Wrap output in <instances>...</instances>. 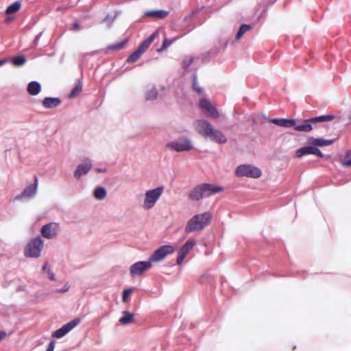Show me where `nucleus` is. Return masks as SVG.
Masks as SVG:
<instances>
[{
    "label": "nucleus",
    "instance_id": "24",
    "mask_svg": "<svg viewBox=\"0 0 351 351\" xmlns=\"http://www.w3.org/2000/svg\"><path fill=\"white\" fill-rule=\"evenodd\" d=\"M133 320L134 315L129 311H123V316L119 319V322L124 325L132 323Z\"/></svg>",
    "mask_w": 351,
    "mask_h": 351
},
{
    "label": "nucleus",
    "instance_id": "9",
    "mask_svg": "<svg viewBox=\"0 0 351 351\" xmlns=\"http://www.w3.org/2000/svg\"><path fill=\"white\" fill-rule=\"evenodd\" d=\"M59 229V223L51 222L44 225L41 228L40 232L43 237L51 239L58 235Z\"/></svg>",
    "mask_w": 351,
    "mask_h": 351
},
{
    "label": "nucleus",
    "instance_id": "19",
    "mask_svg": "<svg viewBox=\"0 0 351 351\" xmlns=\"http://www.w3.org/2000/svg\"><path fill=\"white\" fill-rule=\"evenodd\" d=\"M195 130L199 132H213L212 125L204 120H197L195 123Z\"/></svg>",
    "mask_w": 351,
    "mask_h": 351
},
{
    "label": "nucleus",
    "instance_id": "34",
    "mask_svg": "<svg viewBox=\"0 0 351 351\" xmlns=\"http://www.w3.org/2000/svg\"><path fill=\"white\" fill-rule=\"evenodd\" d=\"M193 89L197 92L198 93H201L202 92V88H200L199 86H198V84H197V77L196 76H194L193 77Z\"/></svg>",
    "mask_w": 351,
    "mask_h": 351
},
{
    "label": "nucleus",
    "instance_id": "15",
    "mask_svg": "<svg viewBox=\"0 0 351 351\" xmlns=\"http://www.w3.org/2000/svg\"><path fill=\"white\" fill-rule=\"evenodd\" d=\"M38 186V178L35 176L34 183L29 184L27 187H26L23 191L19 195L15 197L16 199H21L24 197H32L36 192Z\"/></svg>",
    "mask_w": 351,
    "mask_h": 351
},
{
    "label": "nucleus",
    "instance_id": "38",
    "mask_svg": "<svg viewBox=\"0 0 351 351\" xmlns=\"http://www.w3.org/2000/svg\"><path fill=\"white\" fill-rule=\"evenodd\" d=\"M54 349V343L53 342H51L47 348L46 351H53Z\"/></svg>",
    "mask_w": 351,
    "mask_h": 351
},
{
    "label": "nucleus",
    "instance_id": "28",
    "mask_svg": "<svg viewBox=\"0 0 351 351\" xmlns=\"http://www.w3.org/2000/svg\"><path fill=\"white\" fill-rule=\"evenodd\" d=\"M106 196V191L104 187H97L95 189L94 197L97 199H103Z\"/></svg>",
    "mask_w": 351,
    "mask_h": 351
},
{
    "label": "nucleus",
    "instance_id": "21",
    "mask_svg": "<svg viewBox=\"0 0 351 351\" xmlns=\"http://www.w3.org/2000/svg\"><path fill=\"white\" fill-rule=\"evenodd\" d=\"M60 101L58 98L53 97H46L43 101V105L47 108H53L58 106Z\"/></svg>",
    "mask_w": 351,
    "mask_h": 351
},
{
    "label": "nucleus",
    "instance_id": "27",
    "mask_svg": "<svg viewBox=\"0 0 351 351\" xmlns=\"http://www.w3.org/2000/svg\"><path fill=\"white\" fill-rule=\"evenodd\" d=\"M158 97V92L156 88L151 87L146 92L145 97L147 100L153 101L155 100Z\"/></svg>",
    "mask_w": 351,
    "mask_h": 351
},
{
    "label": "nucleus",
    "instance_id": "18",
    "mask_svg": "<svg viewBox=\"0 0 351 351\" xmlns=\"http://www.w3.org/2000/svg\"><path fill=\"white\" fill-rule=\"evenodd\" d=\"M339 138V136H337L335 138L332 139H324L322 138H312L311 139L310 143L315 146H319V147H324L327 146L332 144L337 139Z\"/></svg>",
    "mask_w": 351,
    "mask_h": 351
},
{
    "label": "nucleus",
    "instance_id": "42",
    "mask_svg": "<svg viewBox=\"0 0 351 351\" xmlns=\"http://www.w3.org/2000/svg\"><path fill=\"white\" fill-rule=\"evenodd\" d=\"M95 171L98 173H100V172H106V169H100V168H97L95 169Z\"/></svg>",
    "mask_w": 351,
    "mask_h": 351
},
{
    "label": "nucleus",
    "instance_id": "14",
    "mask_svg": "<svg viewBox=\"0 0 351 351\" xmlns=\"http://www.w3.org/2000/svg\"><path fill=\"white\" fill-rule=\"evenodd\" d=\"M308 154L316 155L317 156H318L319 158L324 157V155L321 152V151L316 147H314L313 145L303 147L298 149L295 153V156L298 158H301L303 156L308 155Z\"/></svg>",
    "mask_w": 351,
    "mask_h": 351
},
{
    "label": "nucleus",
    "instance_id": "35",
    "mask_svg": "<svg viewBox=\"0 0 351 351\" xmlns=\"http://www.w3.org/2000/svg\"><path fill=\"white\" fill-rule=\"evenodd\" d=\"M133 289H125L123 291V295H122V300H123V302H126L127 301V299L129 297V295L131 294V293L132 292Z\"/></svg>",
    "mask_w": 351,
    "mask_h": 351
},
{
    "label": "nucleus",
    "instance_id": "37",
    "mask_svg": "<svg viewBox=\"0 0 351 351\" xmlns=\"http://www.w3.org/2000/svg\"><path fill=\"white\" fill-rule=\"evenodd\" d=\"M47 274L49 276V278L51 280H55V276L54 274L50 271L49 269L47 270Z\"/></svg>",
    "mask_w": 351,
    "mask_h": 351
},
{
    "label": "nucleus",
    "instance_id": "40",
    "mask_svg": "<svg viewBox=\"0 0 351 351\" xmlns=\"http://www.w3.org/2000/svg\"><path fill=\"white\" fill-rule=\"evenodd\" d=\"M41 35H42V33H40V34H38L36 36V38H35V39H34V44L35 45H36L38 44V40H39V39H40V38Z\"/></svg>",
    "mask_w": 351,
    "mask_h": 351
},
{
    "label": "nucleus",
    "instance_id": "25",
    "mask_svg": "<svg viewBox=\"0 0 351 351\" xmlns=\"http://www.w3.org/2000/svg\"><path fill=\"white\" fill-rule=\"evenodd\" d=\"M82 90V82L79 80L75 85V87L72 89L70 94L68 95L69 98H74L77 97Z\"/></svg>",
    "mask_w": 351,
    "mask_h": 351
},
{
    "label": "nucleus",
    "instance_id": "7",
    "mask_svg": "<svg viewBox=\"0 0 351 351\" xmlns=\"http://www.w3.org/2000/svg\"><path fill=\"white\" fill-rule=\"evenodd\" d=\"M199 106L208 117L216 119L219 116V113L215 106L206 98L203 97L199 99Z\"/></svg>",
    "mask_w": 351,
    "mask_h": 351
},
{
    "label": "nucleus",
    "instance_id": "29",
    "mask_svg": "<svg viewBox=\"0 0 351 351\" xmlns=\"http://www.w3.org/2000/svg\"><path fill=\"white\" fill-rule=\"evenodd\" d=\"M251 28H252V27H251V26H250V25H242L240 27V28H239V31H238V32H237V35H236V38H236V40H240V39H241V38L243 36V35L245 32H247V31H249Z\"/></svg>",
    "mask_w": 351,
    "mask_h": 351
},
{
    "label": "nucleus",
    "instance_id": "13",
    "mask_svg": "<svg viewBox=\"0 0 351 351\" xmlns=\"http://www.w3.org/2000/svg\"><path fill=\"white\" fill-rule=\"evenodd\" d=\"M195 245V239H189L178 252L177 258V264L180 265L184 261L187 254L193 249Z\"/></svg>",
    "mask_w": 351,
    "mask_h": 351
},
{
    "label": "nucleus",
    "instance_id": "5",
    "mask_svg": "<svg viewBox=\"0 0 351 351\" xmlns=\"http://www.w3.org/2000/svg\"><path fill=\"white\" fill-rule=\"evenodd\" d=\"M235 174L238 177L258 178L262 172L258 168L250 165H241L237 167Z\"/></svg>",
    "mask_w": 351,
    "mask_h": 351
},
{
    "label": "nucleus",
    "instance_id": "16",
    "mask_svg": "<svg viewBox=\"0 0 351 351\" xmlns=\"http://www.w3.org/2000/svg\"><path fill=\"white\" fill-rule=\"evenodd\" d=\"M204 137L207 141H213L217 143H224L227 138L223 133H203Z\"/></svg>",
    "mask_w": 351,
    "mask_h": 351
},
{
    "label": "nucleus",
    "instance_id": "2",
    "mask_svg": "<svg viewBox=\"0 0 351 351\" xmlns=\"http://www.w3.org/2000/svg\"><path fill=\"white\" fill-rule=\"evenodd\" d=\"M43 247V241L38 236L27 243L24 250V254L26 257L37 258L40 256Z\"/></svg>",
    "mask_w": 351,
    "mask_h": 351
},
{
    "label": "nucleus",
    "instance_id": "17",
    "mask_svg": "<svg viewBox=\"0 0 351 351\" xmlns=\"http://www.w3.org/2000/svg\"><path fill=\"white\" fill-rule=\"evenodd\" d=\"M90 161L79 165L74 172V176L77 178H80L82 176L86 174L91 168Z\"/></svg>",
    "mask_w": 351,
    "mask_h": 351
},
{
    "label": "nucleus",
    "instance_id": "6",
    "mask_svg": "<svg viewBox=\"0 0 351 351\" xmlns=\"http://www.w3.org/2000/svg\"><path fill=\"white\" fill-rule=\"evenodd\" d=\"M166 147L171 151L178 152H188L193 149L191 143L186 138H180L169 142Z\"/></svg>",
    "mask_w": 351,
    "mask_h": 351
},
{
    "label": "nucleus",
    "instance_id": "8",
    "mask_svg": "<svg viewBox=\"0 0 351 351\" xmlns=\"http://www.w3.org/2000/svg\"><path fill=\"white\" fill-rule=\"evenodd\" d=\"M174 252V247L172 245H165L157 249L150 256L149 261L158 262L164 259L168 254Z\"/></svg>",
    "mask_w": 351,
    "mask_h": 351
},
{
    "label": "nucleus",
    "instance_id": "43",
    "mask_svg": "<svg viewBox=\"0 0 351 351\" xmlns=\"http://www.w3.org/2000/svg\"><path fill=\"white\" fill-rule=\"evenodd\" d=\"M7 62V60H2L0 61V66H2Z\"/></svg>",
    "mask_w": 351,
    "mask_h": 351
},
{
    "label": "nucleus",
    "instance_id": "33",
    "mask_svg": "<svg viewBox=\"0 0 351 351\" xmlns=\"http://www.w3.org/2000/svg\"><path fill=\"white\" fill-rule=\"evenodd\" d=\"M125 42L126 41H123V42H120V43L114 44V45H109L107 47V49L114 50V51L120 50L124 47Z\"/></svg>",
    "mask_w": 351,
    "mask_h": 351
},
{
    "label": "nucleus",
    "instance_id": "39",
    "mask_svg": "<svg viewBox=\"0 0 351 351\" xmlns=\"http://www.w3.org/2000/svg\"><path fill=\"white\" fill-rule=\"evenodd\" d=\"M73 29L74 30H79L80 29V24L77 22H75L73 24Z\"/></svg>",
    "mask_w": 351,
    "mask_h": 351
},
{
    "label": "nucleus",
    "instance_id": "3",
    "mask_svg": "<svg viewBox=\"0 0 351 351\" xmlns=\"http://www.w3.org/2000/svg\"><path fill=\"white\" fill-rule=\"evenodd\" d=\"M164 191L163 186L146 191L143 202V208L147 210L152 208Z\"/></svg>",
    "mask_w": 351,
    "mask_h": 351
},
{
    "label": "nucleus",
    "instance_id": "11",
    "mask_svg": "<svg viewBox=\"0 0 351 351\" xmlns=\"http://www.w3.org/2000/svg\"><path fill=\"white\" fill-rule=\"evenodd\" d=\"M151 261H139L136 262L134 264L132 265L130 268V274L132 276H140L144 271H147L149 268L152 267Z\"/></svg>",
    "mask_w": 351,
    "mask_h": 351
},
{
    "label": "nucleus",
    "instance_id": "41",
    "mask_svg": "<svg viewBox=\"0 0 351 351\" xmlns=\"http://www.w3.org/2000/svg\"><path fill=\"white\" fill-rule=\"evenodd\" d=\"M7 334L5 331H0V341L6 337Z\"/></svg>",
    "mask_w": 351,
    "mask_h": 351
},
{
    "label": "nucleus",
    "instance_id": "23",
    "mask_svg": "<svg viewBox=\"0 0 351 351\" xmlns=\"http://www.w3.org/2000/svg\"><path fill=\"white\" fill-rule=\"evenodd\" d=\"M189 197L190 199L193 201H199L203 198L199 185L196 186L191 190L189 195Z\"/></svg>",
    "mask_w": 351,
    "mask_h": 351
},
{
    "label": "nucleus",
    "instance_id": "44",
    "mask_svg": "<svg viewBox=\"0 0 351 351\" xmlns=\"http://www.w3.org/2000/svg\"><path fill=\"white\" fill-rule=\"evenodd\" d=\"M47 266H48L47 263H45V264L43 265V270H47H47H48V269H47Z\"/></svg>",
    "mask_w": 351,
    "mask_h": 351
},
{
    "label": "nucleus",
    "instance_id": "31",
    "mask_svg": "<svg viewBox=\"0 0 351 351\" xmlns=\"http://www.w3.org/2000/svg\"><path fill=\"white\" fill-rule=\"evenodd\" d=\"M342 165L347 167H351V151L346 153L344 159L341 162Z\"/></svg>",
    "mask_w": 351,
    "mask_h": 351
},
{
    "label": "nucleus",
    "instance_id": "36",
    "mask_svg": "<svg viewBox=\"0 0 351 351\" xmlns=\"http://www.w3.org/2000/svg\"><path fill=\"white\" fill-rule=\"evenodd\" d=\"M192 62H193V58L191 57L184 60V62H183L184 68L186 69V68L189 67L191 65V64L192 63Z\"/></svg>",
    "mask_w": 351,
    "mask_h": 351
},
{
    "label": "nucleus",
    "instance_id": "26",
    "mask_svg": "<svg viewBox=\"0 0 351 351\" xmlns=\"http://www.w3.org/2000/svg\"><path fill=\"white\" fill-rule=\"evenodd\" d=\"M21 7V1H15L14 3H12L7 8L5 12L8 14L16 13V12H18L20 10Z\"/></svg>",
    "mask_w": 351,
    "mask_h": 351
},
{
    "label": "nucleus",
    "instance_id": "10",
    "mask_svg": "<svg viewBox=\"0 0 351 351\" xmlns=\"http://www.w3.org/2000/svg\"><path fill=\"white\" fill-rule=\"evenodd\" d=\"M203 198L208 197L212 195L223 191L224 188L220 186H215L211 184L204 183L199 184Z\"/></svg>",
    "mask_w": 351,
    "mask_h": 351
},
{
    "label": "nucleus",
    "instance_id": "32",
    "mask_svg": "<svg viewBox=\"0 0 351 351\" xmlns=\"http://www.w3.org/2000/svg\"><path fill=\"white\" fill-rule=\"evenodd\" d=\"M176 38H174L173 40H168L167 38H165L162 47L158 49V51H162L163 50H165L167 48H168L171 44L176 40Z\"/></svg>",
    "mask_w": 351,
    "mask_h": 351
},
{
    "label": "nucleus",
    "instance_id": "30",
    "mask_svg": "<svg viewBox=\"0 0 351 351\" xmlns=\"http://www.w3.org/2000/svg\"><path fill=\"white\" fill-rule=\"evenodd\" d=\"M14 65L16 66H22L26 62V59L23 56H19L12 59Z\"/></svg>",
    "mask_w": 351,
    "mask_h": 351
},
{
    "label": "nucleus",
    "instance_id": "4",
    "mask_svg": "<svg viewBox=\"0 0 351 351\" xmlns=\"http://www.w3.org/2000/svg\"><path fill=\"white\" fill-rule=\"evenodd\" d=\"M158 36V31H156L148 38L145 40L138 48L132 53L128 58V62L130 63L137 61L141 55L147 50L154 40Z\"/></svg>",
    "mask_w": 351,
    "mask_h": 351
},
{
    "label": "nucleus",
    "instance_id": "22",
    "mask_svg": "<svg viewBox=\"0 0 351 351\" xmlns=\"http://www.w3.org/2000/svg\"><path fill=\"white\" fill-rule=\"evenodd\" d=\"M169 12L165 10H152L148 11L145 12V15L147 16H151L153 18L157 19H163L168 15Z\"/></svg>",
    "mask_w": 351,
    "mask_h": 351
},
{
    "label": "nucleus",
    "instance_id": "45",
    "mask_svg": "<svg viewBox=\"0 0 351 351\" xmlns=\"http://www.w3.org/2000/svg\"><path fill=\"white\" fill-rule=\"evenodd\" d=\"M108 21V16L105 19V22L107 23Z\"/></svg>",
    "mask_w": 351,
    "mask_h": 351
},
{
    "label": "nucleus",
    "instance_id": "20",
    "mask_svg": "<svg viewBox=\"0 0 351 351\" xmlns=\"http://www.w3.org/2000/svg\"><path fill=\"white\" fill-rule=\"evenodd\" d=\"M41 87L38 82H31L27 85V92L31 95H38L40 91Z\"/></svg>",
    "mask_w": 351,
    "mask_h": 351
},
{
    "label": "nucleus",
    "instance_id": "1",
    "mask_svg": "<svg viewBox=\"0 0 351 351\" xmlns=\"http://www.w3.org/2000/svg\"><path fill=\"white\" fill-rule=\"evenodd\" d=\"M212 219L210 212L195 215L187 221L184 231L186 233L201 231L210 224Z\"/></svg>",
    "mask_w": 351,
    "mask_h": 351
},
{
    "label": "nucleus",
    "instance_id": "12",
    "mask_svg": "<svg viewBox=\"0 0 351 351\" xmlns=\"http://www.w3.org/2000/svg\"><path fill=\"white\" fill-rule=\"evenodd\" d=\"M80 322L79 319H75L64 324L62 328L53 332L52 336L56 338H61L75 327Z\"/></svg>",
    "mask_w": 351,
    "mask_h": 351
}]
</instances>
